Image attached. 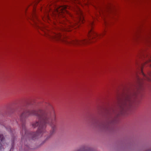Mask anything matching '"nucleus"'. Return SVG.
<instances>
[{
    "instance_id": "nucleus-3",
    "label": "nucleus",
    "mask_w": 151,
    "mask_h": 151,
    "mask_svg": "<svg viewBox=\"0 0 151 151\" xmlns=\"http://www.w3.org/2000/svg\"><path fill=\"white\" fill-rule=\"evenodd\" d=\"M136 97V95L134 94H128L126 96L124 101L119 105L121 113L131 108Z\"/></svg>"
},
{
    "instance_id": "nucleus-14",
    "label": "nucleus",
    "mask_w": 151,
    "mask_h": 151,
    "mask_svg": "<svg viewBox=\"0 0 151 151\" xmlns=\"http://www.w3.org/2000/svg\"><path fill=\"white\" fill-rule=\"evenodd\" d=\"M92 18L93 19H94L95 18V17H92Z\"/></svg>"
},
{
    "instance_id": "nucleus-9",
    "label": "nucleus",
    "mask_w": 151,
    "mask_h": 151,
    "mask_svg": "<svg viewBox=\"0 0 151 151\" xmlns=\"http://www.w3.org/2000/svg\"><path fill=\"white\" fill-rule=\"evenodd\" d=\"M73 3H74L75 4L79 3V2L78 1H77L76 0H73Z\"/></svg>"
},
{
    "instance_id": "nucleus-2",
    "label": "nucleus",
    "mask_w": 151,
    "mask_h": 151,
    "mask_svg": "<svg viewBox=\"0 0 151 151\" xmlns=\"http://www.w3.org/2000/svg\"><path fill=\"white\" fill-rule=\"evenodd\" d=\"M69 8V7H67L66 6H61L58 8L57 5V15L59 12L60 15H61L64 18V20H66V22L69 24V26L70 27H73L74 25H77V27H78L79 25L78 24L81 23H83L84 22V20L82 12L78 6L76 5L75 6L73 9V10L76 13L78 16L77 19L75 20L74 22L72 23L69 21L67 19L68 16L72 17V15L68 10V9Z\"/></svg>"
},
{
    "instance_id": "nucleus-15",
    "label": "nucleus",
    "mask_w": 151,
    "mask_h": 151,
    "mask_svg": "<svg viewBox=\"0 0 151 151\" xmlns=\"http://www.w3.org/2000/svg\"><path fill=\"white\" fill-rule=\"evenodd\" d=\"M63 23H64V24H67V23H65V21Z\"/></svg>"
},
{
    "instance_id": "nucleus-8",
    "label": "nucleus",
    "mask_w": 151,
    "mask_h": 151,
    "mask_svg": "<svg viewBox=\"0 0 151 151\" xmlns=\"http://www.w3.org/2000/svg\"><path fill=\"white\" fill-rule=\"evenodd\" d=\"M53 39L55 40L56 39V36L54 34V35H52L51 37Z\"/></svg>"
},
{
    "instance_id": "nucleus-19",
    "label": "nucleus",
    "mask_w": 151,
    "mask_h": 151,
    "mask_svg": "<svg viewBox=\"0 0 151 151\" xmlns=\"http://www.w3.org/2000/svg\"><path fill=\"white\" fill-rule=\"evenodd\" d=\"M61 39V40H63V39Z\"/></svg>"
},
{
    "instance_id": "nucleus-21",
    "label": "nucleus",
    "mask_w": 151,
    "mask_h": 151,
    "mask_svg": "<svg viewBox=\"0 0 151 151\" xmlns=\"http://www.w3.org/2000/svg\"><path fill=\"white\" fill-rule=\"evenodd\" d=\"M78 151H81V150H78Z\"/></svg>"
},
{
    "instance_id": "nucleus-1",
    "label": "nucleus",
    "mask_w": 151,
    "mask_h": 151,
    "mask_svg": "<svg viewBox=\"0 0 151 151\" xmlns=\"http://www.w3.org/2000/svg\"><path fill=\"white\" fill-rule=\"evenodd\" d=\"M30 115L35 116L38 119L37 121L33 122L32 124V126L34 128L39 126L38 130L36 133H30L29 134V136L32 137L33 139L40 137L42 133L45 132L46 124L50 125L54 130L55 127V120L49 118L45 112L40 109L38 110H26L24 111L20 116V120L22 122V131L21 132L22 135V141L27 135V132L24 125L25 119Z\"/></svg>"
},
{
    "instance_id": "nucleus-18",
    "label": "nucleus",
    "mask_w": 151,
    "mask_h": 151,
    "mask_svg": "<svg viewBox=\"0 0 151 151\" xmlns=\"http://www.w3.org/2000/svg\"><path fill=\"white\" fill-rule=\"evenodd\" d=\"M150 62H151V60H150Z\"/></svg>"
},
{
    "instance_id": "nucleus-13",
    "label": "nucleus",
    "mask_w": 151,
    "mask_h": 151,
    "mask_svg": "<svg viewBox=\"0 0 151 151\" xmlns=\"http://www.w3.org/2000/svg\"><path fill=\"white\" fill-rule=\"evenodd\" d=\"M142 72V74L144 75V76H145V75L144 74V73Z\"/></svg>"
},
{
    "instance_id": "nucleus-11",
    "label": "nucleus",
    "mask_w": 151,
    "mask_h": 151,
    "mask_svg": "<svg viewBox=\"0 0 151 151\" xmlns=\"http://www.w3.org/2000/svg\"><path fill=\"white\" fill-rule=\"evenodd\" d=\"M57 40H58V36H59L60 35H58V33H57Z\"/></svg>"
},
{
    "instance_id": "nucleus-16",
    "label": "nucleus",
    "mask_w": 151,
    "mask_h": 151,
    "mask_svg": "<svg viewBox=\"0 0 151 151\" xmlns=\"http://www.w3.org/2000/svg\"><path fill=\"white\" fill-rule=\"evenodd\" d=\"M150 76H151V73H150Z\"/></svg>"
},
{
    "instance_id": "nucleus-7",
    "label": "nucleus",
    "mask_w": 151,
    "mask_h": 151,
    "mask_svg": "<svg viewBox=\"0 0 151 151\" xmlns=\"http://www.w3.org/2000/svg\"><path fill=\"white\" fill-rule=\"evenodd\" d=\"M4 137L3 135L0 134V149H1L2 147V143L4 140Z\"/></svg>"
},
{
    "instance_id": "nucleus-4",
    "label": "nucleus",
    "mask_w": 151,
    "mask_h": 151,
    "mask_svg": "<svg viewBox=\"0 0 151 151\" xmlns=\"http://www.w3.org/2000/svg\"><path fill=\"white\" fill-rule=\"evenodd\" d=\"M93 25V22L92 21H91L89 22L88 35V38L89 40L96 37L99 38L101 36V35L97 34L92 30V27Z\"/></svg>"
},
{
    "instance_id": "nucleus-6",
    "label": "nucleus",
    "mask_w": 151,
    "mask_h": 151,
    "mask_svg": "<svg viewBox=\"0 0 151 151\" xmlns=\"http://www.w3.org/2000/svg\"><path fill=\"white\" fill-rule=\"evenodd\" d=\"M104 11L102 10H99L98 12L95 14V17H97L100 15L102 18L104 15Z\"/></svg>"
},
{
    "instance_id": "nucleus-17",
    "label": "nucleus",
    "mask_w": 151,
    "mask_h": 151,
    "mask_svg": "<svg viewBox=\"0 0 151 151\" xmlns=\"http://www.w3.org/2000/svg\"><path fill=\"white\" fill-rule=\"evenodd\" d=\"M71 30H68V31H70Z\"/></svg>"
},
{
    "instance_id": "nucleus-5",
    "label": "nucleus",
    "mask_w": 151,
    "mask_h": 151,
    "mask_svg": "<svg viewBox=\"0 0 151 151\" xmlns=\"http://www.w3.org/2000/svg\"><path fill=\"white\" fill-rule=\"evenodd\" d=\"M88 41V39H84L81 40H73L71 43L72 44L75 45H81L87 43Z\"/></svg>"
},
{
    "instance_id": "nucleus-10",
    "label": "nucleus",
    "mask_w": 151,
    "mask_h": 151,
    "mask_svg": "<svg viewBox=\"0 0 151 151\" xmlns=\"http://www.w3.org/2000/svg\"><path fill=\"white\" fill-rule=\"evenodd\" d=\"M63 42H68V41H67L66 40V39H63Z\"/></svg>"
},
{
    "instance_id": "nucleus-12",
    "label": "nucleus",
    "mask_w": 151,
    "mask_h": 151,
    "mask_svg": "<svg viewBox=\"0 0 151 151\" xmlns=\"http://www.w3.org/2000/svg\"><path fill=\"white\" fill-rule=\"evenodd\" d=\"M146 78H147V79L148 80V81H150L151 80L149 78H148L147 77H146Z\"/></svg>"
},
{
    "instance_id": "nucleus-20",
    "label": "nucleus",
    "mask_w": 151,
    "mask_h": 151,
    "mask_svg": "<svg viewBox=\"0 0 151 151\" xmlns=\"http://www.w3.org/2000/svg\"><path fill=\"white\" fill-rule=\"evenodd\" d=\"M61 39V40H63V39Z\"/></svg>"
}]
</instances>
